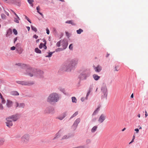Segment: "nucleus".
<instances>
[{
    "label": "nucleus",
    "mask_w": 148,
    "mask_h": 148,
    "mask_svg": "<svg viewBox=\"0 0 148 148\" xmlns=\"http://www.w3.org/2000/svg\"><path fill=\"white\" fill-rule=\"evenodd\" d=\"M59 99L58 95L56 93H53L50 94L47 99V101L50 103L56 102Z\"/></svg>",
    "instance_id": "nucleus-1"
},
{
    "label": "nucleus",
    "mask_w": 148,
    "mask_h": 148,
    "mask_svg": "<svg viewBox=\"0 0 148 148\" xmlns=\"http://www.w3.org/2000/svg\"><path fill=\"white\" fill-rule=\"evenodd\" d=\"M101 96L103 98H106L107 96V89L106 85L103 83L101 88Z\"/></svg>",
    "instance_id": "nucleus-2"
},
{
    "label": "nucleus",
    "mask_w": 148,
    "mask_h": 148,
    "mask_svg": "<svg viewBox=\"0 0 148 148\" xmlns=\"http://www.w3.org/2000/svg\"><path fill=\"white\" fill-rule=\"evenodd\" d=\"M44 73L43 71L41 70L36 71V73L34 74H31L29 73V76L30 77L36 76L39 78H42L43 77Z\"/></svg>",
    "instance_id": "nucleus-3"
},
{
    "label": "nucleus",
    "mask_w": 148,
    "mask_h": 148,
    "mask_svg": "<svg viewBox=\"0 0 148 148\" xmlns=\"http://www.w3.org/2000/svg\"><path fill=\"white\" fill-rule=\"evenodd\" d=\"M77 61L73 60L71 62V64L68 65L65 70L66 71H69L71 70L72 68L75 67L77 63Z\"/></svg>",
    "instance_id": "nucleus-4"
},
{
    "label": "nucleus",
    "mask_w": 148,
    "mask_h": 148,
    "mask_svg": "<svg viewBox=\"0 0 148 148\" xmlns=\"http://www.w3.org/2000/svg\"><path fill=\"white\" fill-rule=\"evenodd\" d=\"M29 136L28 134H25L21 138L22 142L23 143H27L29 140Z\"/></svg>",
    "instance_id": "nucleus-5"
},
{
    "label": "nucleus",
    "mask_w": 148,
    "mask_h": 148,
    "mask_svg": "<svg viewBox=\"0 0 148 148\" xmlns=\"http://www.w3.org/2000/svg\"><path fill=\"white\" fill-rule=\"evenodd\" d=\"M16 82L18 84L30 86L33 84H34V82L32 81L27 82L22 81H17Z\"/></svg>",
    "instance_id": "nucleus-6"
},
{
    "label": "nucleus",
    "mask_w": 148,
    "mask_h": 148,
    "mask_svg": "<svg viewBox=\"0 0 148 148\" xmlns=\"http://www.w3.org/2000/svg\"><path fill=\"white\" fill-rule=\"evenodd\" d=\"M6 120L5 123L7 127H10L13 125L12 120L9 117L6 118Z\"/></svg>",
    "instance_id": "nucleus-7"
},
{
    "label": "nucleus",
    "mask_w": 148,
    "mask_h": 148,
    "mask_svg": "<svg viewBox=\"0 0 148 148\" xmlns=\"http://www.w3.org/2000/svg\"><path fill=\"white\" fill-rule=\"evenodd\" d=\"M9 117L13 121H15L20 118V116L19 114H16L15 115L11 116Z\"/></svg>",
    "instance_id": "nucleus-8"
},
{
    "label": "nucleus",
    "mask_w": 148,
    "mask_h": 148,
    "mask_svg": "<svg viewBox=\"0 0 148 148\" xmlns=\"http://www.w3.org/2000/svg\"><path fill=\"white\" fill-rule=\"evenodd\" d=\"M106 118V116L104 114H101L99 119L98 122L100 123H102L105 119Z\"/></svg>",
    "instance_id": "nucleus-9"
},
{
    "label": "nucleus",
    "mask_w": 148,
    "mask_h": 148,
    "mask_svg": "<svg viewBox=\"0 0 148 148\" xmlns=\"http://www.w3.org/2000/svg\"><path fill=\"white\" fill-rule=\"evenodd\" d=\"M26 74L29 76V73L34 74L36 73V70L32 69H28L26 71Z\"/></svg>",
    "instance_id": "nucleus-10"
},
{
    "label": "nucleus",
    "mask_w": 148,
    "mask_h": 148,
    "mask_svg": "<svg viewBox=\"0 0 148 148\" xmlns=\"http://www.w3.org/2000/svg\"><path fill=\"white\" fill-rule=\"evenodd\" d=\"M88 76V75L86 74H81L79 76V78L81 80H85L86 78Z\"/></svg>",
    "instance_id": "nucleus-11"
},
{
    "label": "nucleus",
    "mask_w": 148,
    "mask_h": 148,
    "mask_svg": "<svg viewBox=\"0 0 148 148\" xmlns=\"http://www.w3.org/2000/svg\"><path fill=\"white\" fill-rule=\"evenodd\" d=\"M44 44H43L42 43H40V44L39 47L40 49H42L43 47L44 49H47V47L46 46V41L45 40H44Z\"/></svg>",
    "instance_id": "nucleus-12"
},
{
    "label": "nucleus",
    "mask_w": 148,
    "mask_h": 148,
    "mask_svg": "<svg viewBox=\"0 0 148 148\" xmlns=\"http://www.w3.org/2000/svg\"><path fill=\"white\" fill-rule=\"evenodd\" d=\"M94 69L95 70V71L97 72H100L102 69L101 67L99 66L98 65L97 67H94Z\"/></svg>",
    "instance_id": "nucleus-13"
},
{
    "label": "nucleus",
    "mask_w": 148,
    "mask_h": 148,
    "mask_svg": "<svg viewBox=\"0 0 148 148\" xmlns=\"http://www.w3.org/2000/svg\"><path fill=\"white\" fill-rule=\"evenodd\" d=\"M80 121V119L79 118H78L77 119L76 121H75L73 126H75V127H76L78 123H79Z\"/></svg>",
    "instance_id": "nucleus-14"
},
{
    "label": "nucleus",
    "mask_w": 148,
    "mask_h": 148,
    "mask_svg": "<svg viewBox=\"0 0 148 148\" xmlns=\"http://www.w3.org/2000/svg\"><path fill=\"white\" fill-rule=\"evenodd\" d=\"M68 44L66 42L64 41H63V50L65 49L67 47Z\"/></svg>",
    "instance_id": "nucleus-15"
},
{
    "label": "nucleus",
    "mask_w": 148,
    "mask_h": 148,
    "mask_svg": "<svg viewBox=\"0 0 148 148\" xmlns=\"http://www.w3.org/2000/svg\"><path fill=\"white\" fill-rule=\"evenodd\" d=\"M66 114L65 113L63 114L61 116L57 117V118L60 120H62L66 116Z\"/></svg>",
    "instance_id": "nucleus-16"
},
{
    "label": "nucleus",
    "mask_w": 148,
    "mask_h": 148,
    "mask_svg": "<svg viewBox=\"0 0 148 148\" xmlns=\"http://www.w3.org/2000/svg\"><path fill=\"white\" fill-rule=\"evenodd\" d=\"M5 2L8 3H14V0H2Z\"/></svg>",
    "instance_id": "nucleus-17"
},
{
    "label": "nucleus",
    "mask_w": 148,
    "mask_h": 148,
    "mask_svg": "<svg viewBox=\"0 0 148 148\" xmlns=\"http://www.w3.org/2000/svg\"><path fill=\"white\" fill-rule=\"evenodd\" d=\"M92 77L96 81L98 80L100 78V76H98L96 74H93L92 75Z\"/></svg>",
    "instance_id": "nucleus-18"
},
{
    "label": "nucleus",
    "mask_w": 148,
    "mask_h": 148,
    "mask_svg": "<svg viewBox=\"0 0 148 148\" xmlns=\"http://www.w3.org/2000/svg\"><path fill=\"white\" fill-rule=\"evenodd\" d=\"M12 33V31L11 29H9L7 32V33L6 34V36L8 37Z\"/></svg>",
    "instance_id": "nucleus-19"
},
{
    "label": "nucleus",
    "mask_w": 148,
    "mask_h": 148,
    "mask_svg": "<svg viewBox=\"0 0 148 148\" xmlns=\"http://www.w3.org/2000/svg\"><path fill=\"white\" fill-rule=\"evenodd\" d=\"M12 101L10 100H7V106L8 107H10L12 105Z\"/></svg>",
    "instance_id": "nucleus-20"
},
{
    "label": "nucleus",
    "mask_w": 148,
    "mask_h": 148,
    "mask_svg": "<svg viewBox=\"0 0 148 148\" xmlns=\"http://www.w3.org/2000/svg\"><path fill=\"white\" fill-rule=\"evenodd\" d=\"M16 107H19L21 108H23L25 106V105L24 103H20L19 105L18 103L17 102L16 103Z\"/></svg>",
    "instance_id": "nucleus-21"
},
{
    "label": "nucleus",
    "mask_w": 148,
    "mask_h": 148,
    "mask_svg": "<svg viewBox=\"0 0 148 148\" xmlns=\"http://www.w3.org/2000/svg\"><path fill=\"white\" fill-rule=\"evenodd\" d=\"M11 94L13 95H18V93L16 91H13L11 92Z\"/></svg>",
    "instance_id": "nucleus-22"
},
{
    "label": "nucleus",
    "mask_w": 148,
    "mask_h": 148,
    "mask_svg": "<svg viewBox=\"0 0 148 148\" xmlns=\"http://www.w3.org/2000/svg\"><path fill=\"white\" fill-rule=\"evenodd\" d=\"M16 50L17 51V52L20 54L23 51L22 49L21 48H17Z\"/></svg>",
    "instance_id": "nucleus-23"
},
{
    "label": "nucleus",
    "mask_w": 148,
    "mask_h": 148,
    "mask_svg": "<svg viewBox=\"0 0 148 148\" xmlns=\"http://www.w3.org/2000/svg\"><path fill=\"white\" fill-rule=\"evenodd\" d=\"M97 126H94L91 129V131L92 132H94L97 130Z\"/></svg>",
    "instance_id": "nucleus-24"
},
{
    "label": "nucleus",
    "mask_w": 148,
    "mask_h": 148,
    "mask_svg": "<svg viewBox=\"0 0 148 148\" xmlns=\"http://www.w3.org/2000/svg\"><path fill=\"white\" fill-rule=\"evenodd\" d=\"M66 23L71 24L73 25H75V24L74 23L72 20L67 21L66 22Z\"/></svg>",
    "instance_id": "nucleus-25"
},
{
    "label": "nucleus",
    "mask_w": 148,
    "mask_h": 148,
    "mask_svg": "<svg viewBox=\"0 0 148 148\" xmlns=\"http://www.w3.org/2000/svg\"><path fill=\"white\" fill-rule=\"evenodd\" d=\"M35 51L36 53H41V50L39 49L38 48H35Z\"/></svg>",
    "instance_id": "nucleus-26"
},
{
    "label": "nucleus",
    "mask_w": 148,
    "mask_h": 148,
    "mask_svg": "<svg viewBox=\"0 0 148 148\" xmlns=\"http://www.w3.org/2000/svg\"><path fill=\"white\" fill-rule=\"evenodd\" d=\"M16 17V18H14V21L15 22L18 23L19 22V21L20 20V19L18 16V17Z\"/></svg>",
    "instance_id": "nucleus-27"
},
{
    "label": "nucleus",
    "mask_w": 148,
    "mask_h": 148,
    "mask_svg": "<svg viewBox=\"0 0 148 148\" xmlns=\"http://www.w3.org/2000/svg\"><path fill=\"white\" fill-rule=\"evenodd\" d=\"M5 142V140L3 138H0V145H2Z\"/></svg>",
    "instance_id": "nucleus-28"
},
{
    "label": "nucleus",
    "mask_w": 148,
    "mask_h": 148,
    "mask_svg": "<svg viewBox=\"0 0 148 148\" xmlns=\"http://www.w3.org/2000/svg\"><path fill=\"white\" fill-rule=\"evenodd\" d=\"M54 52V51H53V52H50L48 53V54L47 55H46L45 56V57H51L53 53Z\"/></svg>",
    "instance_id": "nucleus-29"
},
{
    "label": "nucleus",
    "mask_w": 148,
    "mask_h": 148,
    "mask_svg": "<svg viewBox=\"0 0 148 148\" xmlns=\"http://www.w3.org/2000/svg\"><path fill=\"white\" fill-rule=\"evenodd\" d=\"M72 102H73L74 103H76L77 102V99L75 97H73L72 98Z\"/></svg>",
    "instance_id": "nucleus-30"
},
{
    "label": "nucleus",
    "mask_w": 148,
    "mask_h": 148,
    "mask_svg": "<svg viewBox=\"0 0 148 148\" xmlns=\"http://www.w3.org/2000/svg\"><path fill=\"white\" fill-rule=\"evenodd\" d=\"M83 32V30L81 29H79V30H77V32L78 34H80Z\"/></svg>",
    "instance_id": "nucleus-31"
},
{
    "label": "nucleus",
    "mask_w": 148,
    "mask_h": 148,
    "mask_svg": "<svg viewBox=\"0 0 148 148\" xmlns=\"http://www.w3.org/2000/svg\"><path fill=\"white\" fill-rule=\"evenodd\" d=\"M114 71H118L119 70V66H115L114 68Z\"/></svg>",
    "instance_id": "nucleus-32"
},
{
    "label": "nucleus",
    "mask_w": 148,
    "mask_h": 148,
    "mask_svg": "<svg viewBox=\"0 0 148 148\" xmlns=\"http://www.w3.org/2000/svg\"><path fill=\"white\" fill-rule=\"evenodd\" d=\"M32 29L35 32H36L37 31V29L34 26H31Z\"/></svg>",
    "instance_id": "nucleus-33"
},
{
    "label": "nucleus",
    "mask_w": 148,
    "mask_h": 148,
    "mask_svg": "<svg viewBox=\"0 0 148 148\" xmlns=\"http://www.w3.org/2000/svg\"><path fill=\"white\" fill-rule=\"evenodd\" d=\"M28 2L30 4H31V5L32 6H33V5L32 4V3L34 2L33 0H28Z\"/></svg>",
    "instance_id": "nucleus-34"
},
{
    "label": "nucleus",
    "mask_w": 148,
    "mask_h": 148,
    "mask_svg": "<svg viewBox=\"0 0 148 148\" xmlns=\"http://www.w3.org/2000/svg\"><path fill=\"white\" fill-rule=\"evenodd\" d=\"M60 136L59 134L58 133H57L56 134L55 136L53 138V140H55L56 138H59Z\"/></svg>",
    "instance_id": "nucleus-35"
},
{
    "label": "nucleus",
    "mask_w": 148,
    "mask_h": 148,
    "mask_svg": "<svg viewBox=\"0 0 148 148\" xmlns=\"http://www.w3.org/2000/svg\"><path fill=\"white\" fill-rule=\"evenodd\" d=\"M98 109V108H97V109L94 111L92 114V116L95 115L97 113L99 110Z\"/></svg>",
    "instance_id": "nucleus-36"
},
{
    "label": "nucleus",
    "mask_w": 148,
    "mask_h": 148,
    "mask_svg": "<svg viewBox=\"0 0 148 148\" xmlns=\"http://www.w3.org/2000/svg\"><path fill=\"white\" fill-rule=\"evenodd\" d=\"M13 32L14 34L15 35H16L17 34V33H18L17 32V30L15 29H13Z\"/></svg>",
    "instance_id": "nucleus-37"
},
{
    "label": "nucleus",
    "mask_w": 148,
    "mask_h": 148,
    "mask_svg": "<svg viewBox=\"0 0 148 148\" xmlns=\"http://www.w3.org/2000/svg\"><path fill=\"white\" fill-rule=\"evenodd\" d=\"M64 50L63 49L61 48H58L56 50V52L60 51H61Z\"/></svg>",
    "instance_id": "nucleus-38"
},
{
    "label": "nucleus",
    "mask_w": 148,
    "mask_h": 148,
    "mask_svg": "<svg viewBox=\"0 0 148 148\" xmlns=\"http://www.w3.org/2000/svg\"><path fill=\"white\" fill-rule=\"evenodd\" d=\"M91 140L90 139H88L86 140V143L87 144H89L91 143Z\"/></svg>",
    "instance_id": "nucleus-39"
},
{
    "label": "nucleus",
    "mask_w": 148,
    "mask_h": 148,
    "mask_svg": "<svg viewBox=\"0 0 148 148\" xmlns=\"http://www.w3.org/2000/svg\"><path fill=\"white\" fill-rule=\"evenodd\" d=\"M78 114V112H75L71 117V118H72L76 116Z\"/></svg>",
    "instance_id": "nucleus-40"
},
{
    "label": "nucleus",
    "mask_w": 148,
    "mask_h": 148,
    "mask_svg": "<svg viewBox=\"0 0 148 148\" xmlns=\"http://www.w3.org/2000/svg\"><path fill=\"white\" fill-rule=\"evenodd\" d=\"M56 46L58 47H59L60 46V41H59L57 42L56 43Z\"/></svg>",
    "instance_id": "nucleus-41"
},
{
    "label": "nucleus",
    "mask_w": 148,
    "mask_h": 148,
    "mask_svg": "<svg viewBox=\"0 0 148 148\" xmlns=\"http://www.w3.org/2000/svg\"><path fill=\"white\" fill-rule=\"evenodd\" d=\"M69 49L71 50H72L73 49V45L72 44H71L70 45L69 47Z\"/></svg>",
    "instance_id": "nucleus-42"
},
{
    "label": "nucleus",
    "mask_w": 148,
    "mask_h": 148,
    "mask_svg": "<svg viewBox=\"0 0 148 148\" xmlns=\"http://www.w3.org/2000/svg\"><path fill=\"white\" fill-rule=\"evenodd\" d=\"M1 16L2 18H5L6 17V16L4 14H2Z\"/></svg>",
    "instance_id": "nucleus-43"
},
{
    "label": "nucleus",
    "mask_w": 148,
    "mask_h": 148,
    "mask_svg": "<svg viewBox=\"0 0 148 148\" xmlns=\"http://www.w3.org/2000/svg\"><path fill=\"white\" fill-rule=\"evenodd\" d=\"M90 89L89 90V91H88V92L87 94V95H86V99H87V98L88 97V96L89 95L90 93Z\"/></svg>",
    "instance_id": "nucleus-44"
},
{
    "label": "nucleus",
    "mask_w": 148,
    "mask_h": 148,
    "mask_svg": "<svg viewBox=\"0 0 148 148\" xmlns=\"http://www.w3.org/2000/svg\"><path fill=\"white\" fill-rule=\"evenodd\" d=\"M90 89L89 90V91H88V92L87 94V95H86V99H87V98L88 97V96L89 95L90 93Z\"/></svg>",
    "instance_id": "nucleus-45"
},
{
    "label": "nucleus",
    "mask_w": 148,
    "mask_h": 148,
    "mask_svg": "<svg viewBox=\"0 0 148 148\" xmlns=\"http://www.w3.org/2000/svg\"><path fill=\"white\" fill-rule=\"evenodd\" d=\"M68 138V137H67L66 136H64L62 138V139L64 140V139H66Z\"/></svg>",
    "instance_id": "nucleus-46"
},
{
    "label": "nucleus",
    "mask_w": 148,
    "mask_h": 148,
    "mask_svg": "<svg viewBox=\"0 0 148 148\" xmlns=\"http://www.w3.org/2000/svg\"><path fill=\"white\" fill-rule=\"evenodd\" d=\"M2 99V103H5V100L3 98H1Z\"/></svg>",
    "instance_id": "nucleus-47"
},
{
    "label": "nucleus",
    "mask_w": 148,
    "mask_h": 148,
    "mask_svg": "<svg viewBox=\"0 0 148 148\" xmlns=\"http://www.w3.org/2000/svg\"><path fill=\"white\" fill-rule=\"evenodd\" d=\"M74 148H85V147L84 146H80L75 147Z\"/></svg>",
    "instance_id": "nucleus-48"
},
{
    "label": "nucleus",
    "mask_w": 148,
    "mask_h": 148,
    "mask_svg": "<svg viewBox=\"0 0 148 148\" xmlns=\"http://www.w3.org/2000/svg\"><path fill=\"white\" fill-rule=\"evenodd\" d=\"M15 49V47L14 46H13L11 48V50H14Z\"/></svg>",
    "instance_id": "nucleus-49"
},
{
    "label": "nucleus",
    "mask_w": 148,
    "mask_h": 148,
    "mask_svg": "<svg viewBox=\"0 0 148 148\" xmlns=\"http://www.w3.org/2000/svg\"><path fill=\"white\" fill-rule=\"evenodd\" d=\"M47 33L48 34H49V29L47 28L46 29Z\"/></svg>",
    "instance_id": "nucleus-50"
},
{
    "label": "nucleus",
    "mask_w": 148,
    "mask_h": 148,
    "mask_svg": "<svg viewBox=\"0 0 148 148\" xmlns=\"http://www.w3.org/2000/svg\"><path fill=\"white\" fill-rule=\"evenodd\" d=\"M134 130L136 131V133L138 134L139 132V129H136Z\"/></svg>",
    "instance_id": "nucleus-51"
},
{
    "label": "nucleus",
    "mask_w": 148,
    "mask_h": 148,
    "mask_svg": "<svg viewBox=\"0 0 148 148\" xmlns=\"http://www.w3.org/2000/svg\"><path fill=\"white\" fill-rule=\"evenodd\" d=\"M33 37L35 39H37L38 38V36L35 34L34 35Z\"/></svg>",
    "instance_id": "nucleus-52"
},
{
    "label": "nucleus",
    "mask_w": 148,
    "mask_h": 148,
    "mask_svg": "<svg viewBox=\"0 0 148 148\" xmlns=\"http://www.w3.org/2000/svg\"><path fill=\"white\" fill-rule=\"evenodd\" d=\"M36 10H37L38 12H39V10H40V7L39 6H37L36 7Z\"/></svg>",
    "instance_id": "nucleus-53"
},
{
    "label": "nucleus",
    "mask_w": 148,
    "mask_h": 148,
    "mask_svg": "<svg viewBox=\"0 0 148 148\" xmlns=\"http://www.w3.org/2000/svg\"><path fill=\"white\" fill-rule=\"evenodd\" d=\"M12 12L16 16V17H18V16L17 15L13 10H12Z\"/></svg>",
    "instance_id": "nucleus-54"
},
{
    "label": "nucleus",
    "mask_w": 148,
    "mask_h": 148,
    "mask_svg": "<svg viewBox=\"0 0 148 148\" xmlns=\"http://www.w3.org/2000/svg\"><path fill=\"white\" fill-rule=\"evenodd\" d=\"M148 115L146 111H145V117H146L148 116Z\"/></svg>",
    "instance_id": "nucleus-55"
},
{
    "label": "nucleus",
    "mask_w": 148,
    "mask_h": 148,
    "mask_svg": "<svg viewBox=\"0 0 148 148\" xmlns=\"http://www.w3.org/2000/svg\"><path fill=\"white\" fill-rule=\"evenodd\" d=\"M25 18L28 21H29V20H30L29 18L27 16H25Z\"/></svg>",
    "instance_id": "nucleus-56"
},
{
    "label": "nucleus",
    "mask_w": 148,
    "mask_h": 148,
    "mask_svg": "<svg viewBox=\"0 0 148 148\" xmlns=\"http://www.w3.org/2000/svg\"><path fill=\"white\" fill-rule=\"evenodd\" d=\"M5 12V14L7 15H8V16L9 15V13L8 12H7L5 11V10H4Z\"/></svg>",
    "instance_id": "nucleus-57"
},
{
    "label": "nucleus",
    "mask_w": 148,
    "mask_h": 148,
    "mask_svg": "<svg viewBox=\"0 0 148 148\" xmlns=\"http://www.w3.org/2000/svg\"><path fill=\"white\" fill-rule=\"evenodd\" d=\"M134 141V140L132 139V140H131V141L129 143V144H131V143H132Z\"/></svg>",
    "instance_id": "nucleus-58"
},
{
    "label": "nucleus",
    "mask_w": 148,
    "mask_h": 148,
    "mask_svg": "<svg viewBox=\"0 0 148 148\" xmlns=\"http://www.w3.org/2000/svg\"><path fill=\"white\" fill-rule=\"evenodd\" d=\"M3 108V107L1 104H0V109H2Z\"/></svg>",
    "instance_id": "nucleus-59"
},
{
    "label": "nucleus",
    "mask_w": 148,
    "mask_h": 148,
    "mask_svg": "<svg viewBox=\"0 0 148 148\" xmlns=\"http://www.w3.org/2000/svg\"><path fill=\"white\" fill-rule=\"evenodd\" d=\"M17 40V38H16L14 39V43H15V42Z\"/></svg>",
    "instance_id": "nucleus-60"
},
{
    "label": "nucleus",
    "mask_w": 148,
    "mask_h": 148,
    "mask_svg": "<svg viewBox=\"0 0 148 148\" xmlns=\"http://www.w3.org/2000/svg\"><path fill=\"white\" fill-rule=\"evenodd\" d=\"M0 98L1 99L3 98L0 92Z\"/></svg>",
    "instance_id": "nucleus-61"
},
{
    "label": "nucleus",
    "mask_w": 148,
    "mask_h": 148,
    "mask_svg": "<svg viewBox=\"0 0 148 148\" xmlns=\"http://www.w3.org/2000/svg\"><path fill=\"white\" fill-rule=\"evenodd\" d=\"M38 13H39L41 16H43V14L42 13L40 12H38Z\"/></svg>",
    "instance_id": "nucleus-62"
},
{
    "label": "nucleus",
    "mask_w": 148,
    "mask_h": 148,
    "mask_svg": "<svg viewBox=\"0 0 148 148\" xmlns=\"http://www.w3.org/2000/svg\"><path fill=\"white\" fill-rule=\"evenodd\" d=\"M81 100L82 101H84V98H81Z\"/></svg>",
    "instance_id": "nucleus-63"
},
{
    "label": "nucleus",
    "mask_w": 148,
    "mask_h": 148,
    "mask_svg": "<svg viewBox=\"0 0 148 148\" xmlns=\"http://www.w3.org/2000/svg\"><path fill=\"white\" fill-rule=\"evenodd\" d=\"M133 97H134L133 94H132L131 96V97L132 98H133Z\"/></svg>",
    "instance_id": "nucleus-64"
}]
</instances>
